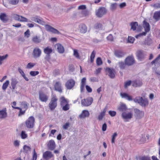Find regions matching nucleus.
<instances>
[{"label": "nucleus", "mask_w": 160, "mask_h": 160, "mask_svg": "<svg viewBox=\"0 0 160 160\" xmlns=\"http://www.w3.org/2000/svg\"><path fill=\"white\" fill-rule=\"evenodd\" d=\"M107 12V10L105 8L101 7L96 10L95 14L97 17L100 18L105 15Z\"/></svg>", "instance_id": "1"}, {"label": "nucleus", "mask_w": 160, "mask_h": 160, "mask_svg": "<svg viewBox=\"0 0 160 160\" xmlns=\"http://www.w3.org/2000/svg\"><path fill=\"white\" fill-rule=\"evenodd\" d=\"M58 99L56 96L54 95L52 96L51 101L49 104V106L51 110H53L57 106Z\"/></svg>", "instance_id": "2"}, {"label": "nucleus", "mask_w": 160, "mask_h": 160, "mask_svg": "<svg viewBox=\"0 0 160 160\" xmlns=\"http://www.w3.org/2000/svg\"><path fill=\"white\" fill-rule=\"evenodd\" d=\"M93 99L92 97H89L87 99H84L82 100L81 102L82 106H88L92 103Z\"/></svg>", "instance_id": "3"}, {"label": "nucleus", "mask_w": 160, "mask_h": 160, "mask_svg": "<svg viewBox=\"0 0 160 160\" xmlns=\"http://www.w3.org/2000/svg\"><path fill=\"white\" fill-rule=\"evenodd\" d=\"M35 119L32 116H31L26 122L27 127L29 128H32L34 126Z\"/></svg>", "instance_id": "4"}, {"label": "nucleus", "mask_w": 160, "mask_h": 160, "mask_svg": "<svg viewBox=\"0 0 160 160\" xmlns=\"http://www.w3.org/2000/svg\"><path fill=\"white\" fill-rule=\"evenodd\" d=\"M42 53L41 50L38 47L35 48L32 52V55L34 58H39L41 55Z\"/></svg>", "instance_id": "5"}, {"label": "nucleus", "mask_w": 160, "mask_h": 160, "mask_svg": "<svg viewBox=\"0 0 160 160\" xmlns=\"http://www.w3.org/2000/svg\"><path fill=\"white\" fill-rule=\"evenodd\" d=\"M39 98L41 102H46L48 99V97L43 92L40 91L39 92Z\"/></svg>", "instance_id": "6"}, {"label": "nucleus", "mask_w": 160, "mask_h": 160, "mask_svg": "<svg viewBox=\"0 0 160 160\" xmlns=\"http://www.w3.org/2000/svg\"><path fill=\"white\" fill-rule=\"evenodd\" d=\"M124 62L127 66H130L134 63L135 60L133 56H128L125 59Z\"/></svg>", "instance_id": "7"}, {"label": "nucleus", "mask_w": 160, "mask_h": 160, "mask_svg": "<svg viewBox=\"0 0 160 160\" xmlns=\"http://www.w3.org/2000/svg\"><path fill=\"white\" fill-rule=\"evenodd\" d=\"M143 27L144 28L145 32L141 33V36H145L146 33L148 32L150 30L149 24L145 21L143 22Z\"/></svg>", "instance_id": "8"}, {"label": "nucleus", "mask_w": 160, "mask_h": 160, "mask_svg": "<svg viewBox=\"0 0 160 160\" xmlns=\"http://www.w3.org/2000/svg\"><path fill=\"white\" fill-rule=\"evenodd\" d=\"M45 28L46 30L54 33H59V32L56 29L48 25H45Z\"/></svg>", "instance_id": "9"}, {"label": "nucleus", "mask_w": 160, "mask_h": 160, "mask_svg": "<svg viewBox=\"0 0 160 160\" xmlns=\"http://www.w3.org/2000/svg\"><path fill=\"white\" fill-rule=\"evenodd\" d=\"M122 118L125 120L131 119L132 116V113L129 112L126 113V112H123L121 115Z\"/></svg>", "instance_id": "10"}, {"label": "nucleus", "mask_w": 160, "mask_h": 160, "mask_svg": "<svg viewBox=\"0 0 160 160\" xmlns=\"http://www.w3.org/2000/svg\"><path fill=\"white\" fill-rule=\"evenodd\" d=\"M128 109L125 104L121 103L119 106L118 108V110L120 112H125Z\"/></svg>", "instance_id": "11"}, {"label": "nucleus", "mask_w": 160, "mask_h": 160, "mask_svg": "<svg viewBox=\"0 0 160 160\" xmlns=\"http://www.w3.org/2000/svg\"><path fill=\"white\" fill-rule=\"evenodd\" d=\"M75 83V81L72 79H71L67 82L66 84V86L68 89H71L74 86Z\"/></svg>", "instance_id": "12"}, {"label": "nucleus", "mask_w": 160, "mask_h": 160, "mask_svg": "<svg viewBox=\"0 0 160 160\" xmlns=\"http://www.w3.org/2000/svg\"><path fill=\"white\" fill-rule=\"evenodd\" d=\"M106 71L109 73L108 75L110 78H114L115 75L114 69L108 68H106Z\"/></svg>", "instance_id": "13"}, {"label": "nucleus", "mask_w": 160, "mask_h": 160, "mask_svg": "<svg viewBox=\"0 0 160 160\" xmlns=\"http://www.w3.org/2000/svg\"><path fill=\"white\" fill-rule=\"evenodd\" d=\"M7 117V113L6 108L0 110V118L4 119Z\"/></svg>", "instance_id": "14"}, {"label": "nucleus", "mask_w": 160, "mask_h": 160, "mask_svg": "<svg viewBox=\"0 0 160 160\" xmlns=\"http://www.w3.org/2000/svg\"><path fill=\"white\" fill-rule=\"evenodd\" d=\"M120 95L122 98H125L128 101H130L132 100V97L127 93L121 92L120 93Z\"/></svg>", "instance_id": "15"}, {"label": "nucleus", "mask_w": 160, "mask_h": 160, "mask_svg": "<svg viewBox=\"0 0 160 160\" xmlns=\"http://www.w3.org/2000/svg\"><path fill=\"white\" fill-rule=\"evenodd\" d=\"M108 108V107L106 106L103 109V111L101 112L98 117V119L99 120H101L103 118L105 115V113L106 112Z\"/></svg>", "instance_id": "16"}, {"label": "nucleus", "mask_w": 160, "mask_h": 160, "mask_svg": "<svg viewBox=\"0 0 160 160\" xmlns=\"http://www.w3.org/2000/svg\"><path fill=\"white\" fill-rule=\"evenodd\" d=\"M48 146L49 149L51 150H54L56 147L55 142L52 140L49 141Z\"/></svg>", "instance_id": "17"}, {"label": "nucleus", "mask_w": 160, "mask_h": 160, "mask_svg": "<svg viewBox=\"0 0 160 160\" xmlns=\"http://www.w3.org/2000/svg\"><path fill=\"white\" fill-rule=\"evenodd\" d=\"M89 113L88 110H83L81 114L79 115V117L81 118H84L86 117H88L89 116Z\"/></svg>", "instance_id": "18"}, {"label": "nucleus", "mask_w": 160, "mask_h": 160, "mask_svg": "<svg viewBox=\"0 0 160 160\" xmlns=\"http://www.w3.org/2000/svg\"><path fill=\"white\" fill-rule=\"evenodd\" d=\"M55 47L57 48L58 52L60 53H62L64 52L63 47L60 44L58 43L55 45Z\"/></svg>", "instance_id": "19"}, {"label": "nucleus", "mask_w": 160, "mask_h": 160, "mask_svg": "<svg viewBox=\"0 0 160 160\" xmlns=\"http://www.w3.org/2000/svg\"><path fill=\"white\" fill-rule=\"evenodd\" d=\"M148 104V101L147 98H143L141 97V105L143 107H145Z\"/></svg>", "instance_id": "20"}, {"label": "nucleus", "mask_w": 160, "mask_h": 160, "mask_svg": "<svg viewBox=\"0 0 160 160\" xmlns=\"http://www.w3.org/2000/svg\"><path fill=\"white\" fill-rule=\"evenodd\" d=\"M54 88L55 90L57 91L60 92H62L61 87V84L58 82H57L54 85Z\"/></svg>", "instance_id": "21"}, {"label": "nucleus", "mask_w": 160, "mask_h": 160, "mask_svg": "<svg viewBox=\"0 0 160 160\" xmlns=\"http://www.w3.org/2000/svg\"><path fill=\"white\" fill-rule=\"evenodd\" d=\"M80 32L82 33H85L87 31L86 26L84 24H82L79 26Z\"/></svg>", "instance_id": "22"}, {"label": "nucleus", "mask_w": 160, "mask_h": 160, "mask_svg": "<svg viewBox=\"0 0 160 160\" xmlns=\"http://www.w3.org/2000/svg\"><path fill=\"white\" fill-rule=\"evenodd\" d=\"M32 41L33 42L37 44L40 43L41 41L40 37L37 36H34L32 38Z\"/></svg>", "instance_id": "23"}, {"label": "nucleus", "mask_w": 160, "mask_h": 160, "mask_svg": "<svg viewBox=\"0 0 160 160\" xmlns=\"http://www.w3.org/2000/svg\"><path fill=\"white\" fill-rule=\"evenodd\" d=\"M52 157V155L51 152L50 151H46L43 154V158L46 159L50 158Z\"/></svg>", "instance_id": "24"}, {"label": "nucleus", "mask_w": 160, "mask_h": 160, "mask_svg": "<svg viewBox=\"0 0 160 160\" xmlns=\"http://www.w3.org/2000/svg\"><path fill=\"white\" fill-rule=\"evenodd\" d=\"M138 25V23L137 22H132L130 24L131 27V29L133 31L136 30V28Z\"/></svg>", "instance_id": "25"}, {"label": "nucleus", "mask_w": 160, "mask_h": 160, "mask_svg": "<svg viewBox=\"0 0 160 160\" xmlns=\"http://www.w3.org/2000/svg\"><path fill=\"white\" fill-rule=\"evenodd\" d=\"M114 54L117 57L120 58L122 57L124 55V53L121 51L117 50L115 51Z\"/></svg>", "instance_id": "26"}, {"label": "nucleus", "mask_w": 160, "mask_h": 160, "mask_svg": "<svg viewBox=\"0 0 160 160\" xmlns=\"http://www.w3.org/2000/svg\"><path fill=\"white\" fill-rule=\"evenodd\" d=\"M18 83V81L16 78H12L11 79V85L13 90L15 89L16 85Z\"/></svg>", "instance_id": "27"}, {"label": "nucleus", "mask_w": 160, "mask_h": 160, "mask_svg": "<svg viewBox=\"0 0 160 160\" xmlns=\"http://www.w3.org/2000/svg\"><path fill=\"white\" fill-rule=\"evenodd\" d=\"M153 18L156 21L160 19V11L156 12L154 14Z\"/></svg>", "instance_id": "28"}, {"label": "nucleus", "mask_w": 160, "mask_h": 160, "mask_svg": "<svg viewBox=\"0 0 160 160\" xmlns=\"http://www.w3.org/2000/svg\"><path fill=\"white\" fill-rule=\"evenodd\" d=\"M160 59V55H159L157 58H156L154 60L152 61L151 62V64L153 65V64H158L159 65L160 64V61L159 59Z\"/></svg>", "instance_id": "29"}, {"label": "nucleus", "mask_w": 160, "mask_h": 160, "mask_svg": "<svg viewBox=\"0 0 160 160\" xmlns=\"http://www.w3.org/2000/svg\"><path fill=\"white\" fill-rule=\"evenodd\" d=\"M61 106H62L68 103L67 100L64 97H62L60 99Z\"/></svg>", "instance_id": "30"}, {"label": "nucleus", "mask_w": 160, "mask_h": 160, "mask_svg": "<svg viewBox=\"0 0 160 160\" xmlns=\"http://www.w3.org/2000/svg\"><path fill=\"white\" fill-rule=\"evenodd\" d=\"M0 19L3 22H6L7 21L6 15L4 13H2L0 15Z\"/></svg>", "instance_id": "31"}, {"label": "nucleus", "mask_w": 160, "mask_h": 160, "mask_svg": "<svg viewBox=\"0 0 160 160\" xmlns=\"http://www.w3.org/2000/svg\"><path fill=\"white\" fill-rule=\"evenodd\" d=\"M23 152L26 153H28L29 151H30L31 150V148L26 145L24 146L23 147Z\"/></svg>", "instance_id": "32"}, {"label": "nucleus", "mask_w": 160, "mask_h": 160, "mask_svg": "<svg viewBox=\"0 0 160 160\" xmlns=\"http://www.w3.org/2000/svg\"><path fill=\"white\" fill-rule=\"evenodd\" d=\"M132 85L134 87H137L139 86L140 84V81L139 80H136L133 81L132 82Z\"/></svg>", "instance_id": "33"}, {"label": "nucleus", "mask_w": 160, "mask_h": 160, "mask_svg": "<svg viewBox=\"0 0 160 160\" xmlns=\"http://www.w3.org/2000/svg\"><path fill=\"white\" fill-rule=\"evenodd\" d=\"M52 51L51 48L47 47L44 49V52L46 54H50Z\"/></svg>", "instance_id": "34"}, {"label": "nucleus", "mask_w": 160, "mask_h": 160, "mask_svg": "<svg viewBox=\"0 0 160 160\" xmlns=\"http://www.w3.org/2000/svg\"><path fill=\"white\" fill-rule=\"evenodd\" d=\"M9 84V81L8 80H7L3 84V85L2 86V89L4 90H5L7 88Z\"/></svg>", "instance_id": "35"}, {"label": "nucleus", "mask_w": 160, "mask_h": 160, "mask_svg": "<svg viewBox=\"0 0 160 160\" xmlns=\"http://www.w3.org/2000/svg\"><path fill=\"white\" fill-rule=\"evenodd\" d=\"M96 54V52L95 51H93L90 56V62L91 63H92L94 61V59L95 56Z\"/></svg>", "instance_id": "36"}, {"label": "nucleus", "mask_w": 160, "mask_h": 160, "mask_svg": "<svg viewBox=\"0 0 160 160\" xmlns=\"http://www.w3.org/2000/svg\"><path fill=\"white\" fill-rule=\"evenodd\" d=\"M119 66L121 69H124L125 68L126 65L125 62L124 63L122 62H120L118 63Z\"/></svg>", "instance_id": "37"}, {"label": "nucleus", "mask_w": 160, "mask_h": 160, "mask_svg": "<svg viewBox=\"0 0 160 160\" xmlns=\"http://www.w3.org/2000/svg\"><path fill=\"white\" fill-rule=\"evenodd\" d=\"M22 108L24 109L25 110L28 108V103L26 102H22L21 104Z\"/></svg>", "instance_id": "38"}, {"label": "nucleus", "mask_w": 160, "mask_h": 160, "mask_svg": "<svg viewBox=\"0 0 160 160\" xmlns=\"http://www.w3.org/2000/svg\"><path fill=\"white\" fill-rule=\"evenodd\" d=\"M145 43L148 45H150L152 43V40L149 37H148L145 40Z\"/></svg>", "instance_id": "39"}, {"label": "nucleus", "mask_w": 160, "mask_h": 160, "mask_svg": "<svg viewBox=\"0 0 160 160\" xmlns=\"http://www.w3.org/2000/svg\"><path fill=\"white\" fill-rule=\"evenodd\" d=\"M61 107L62 108V110L64 111L68 110L70 108V106L68 103L65 105H64Z\"/></svg>", "instance_id": "40"}, {"label": "nucleus", "mask_w": 160, "mask_h": 160, "mask_svg": "<svg viewBox=\"0 0 160 160\" xmlns=\"http://www.w3.org/2000/svg\"><path fill=\"white\" fill-rule=\"evenodd\" d=\"M96 63L98 66H100L102 64V62L101 58L100 57H98L97 58L96 60Z\"/></svg>", "instance_id": "41"}, {"label": "nucleus", "mask_w": 160, "mask_h": 160, "mask_svg": "<svg viewBox=\"0 0 160 160\" xmlns=\"http://www.w3.org/2000/svg\"><path fill=\"white\" fill-rule=\"evenodd\" d=\"M73 55L77 58H79V55L77 50L73 49Z\"/></svg>", "instance_id": "42"}, {"label": "nucleus", "mask_w": 160, "mask_h": 160, "mask_svg": "<svg viewBox=\"0 0 160 160\" xmlns=\"http://www.w3.org/2000/svg\"><path fill=\"white\" fill-rule=\"evenodd\" d=\"M21 16L16 14H14L13 15V18L14 20L19 21Z\"/></svg>", "instance_id": "43"}, {"label": "nucleus", "mask_w": 160, "mask_h": 160, "mask_svg": "<svg viewBox=\"0 0 160 160\" xmlns=\"http://www.w3.org/2000/svg\"><path fill=\"white\" fill-rule=\"evenodd\" d=\"M19 21L21 22H31V21H28L26 18L21 16Z\"/></svg>", "instance_id": "44"}, {"label": "nucleus", "mask_w": 160, "mask_h": 160, "mask_svg": "<svg viewBox=\"0 0 160 160\" xmlns=\"http://www.w3.org/2000/svg\"><path fill=\"white\" fill-rule=\"evenodd\" d=\"M135 39L134 38L131 36H129L128 37L127 42L128 43H133Z\"/></svg>", "instance_id": "45"}, {"label": "nucleus", "mask_w": 160, "mask_h": 160, "mask_svg": "<svg viewBox=\"0 0 160 160\" xmlns=\"http://www.w3.org/2000/svg\"><path fill=\"white\" fill-rule=\"evenodd\" d=\"M8 57V55L6 54L5 56H0V65L2 64V61L4 59H6Z\"/></svg>", "instance_id": "46"}, {"label": "nucleus", "mask_w": 160, "mask_h": 160, "mask_svg": "<svg viewBox=\"0 0 160 160\" xmlns=\"http://www.w3.org/2000/svg\"><path fill=\"white\" fill-rule=\"evenodd\" d=\"M102 25L101 23H97L94 25V28L96 29H101L102 28Z\"/></svg>", "instance_id": "47"}, {"label": "nucleus", "mask_w": 160, "mask_h": 160, "mask_svg": "<svg viewBox=\"0 0 160 160\" xmlns=\"http://www.w3.org/2000/svg\"><path fill=\"white\" fill-rule=\"evenodd\" d=\"M117 136V134L116 132L114 133L113 134L112 136V139L111 142L112 143L115 142V140L116 137Z\"/></svg>", "instance_id": "48"}, {"label": "nucleus", "mask_w": 160, "mask_h": 160, "mask_svg": "<svg viewBox=\"0 0 160 160\" xmlns=\"http://www.w3.org/2000/svg\"><path fill=\"white\" fill-rule=\"evenodd\" d=\"M37 158V154L35 151V149H34L33 150L32 160H36Z\"/></svg>", "instance_id": "49"}, {"label": "nucleus", "mask_w": 160, "mask_h": 160, "mask_svg": "<svg viewBox=\"0 0 160 160\" xmlns=\"http://www.w3.org/2000/svg\"><path fill=\"white\" fill-rule=\"evenodd\" d=\"M35 65V64L32 62L29 63L27 66L26 68H31L33 67Z\"/></svg>", "instance_id": "50"}, {"label": "nucleus", "mask_w": 160, "mask_h": 160, "mask_svg": "<svg viewBox=\"0 0 160 160\" xmlns=\"http://www.w3.org/2000/svg\"><path fill=\"white\" fill-rule=\"evenodd\" d=\"M117 7V4L116 3L112 4L110 8L111 10H114Z\"/></svg>", "instance_id": "51"}, {"label": "nucleus", "mask_w": 160, "mask_h": 160, "mask_svg": "<svg viewBox=\"0 0 160 160\" xmlns=\"http://www.w3.org/2000/svg\"><path fill=\"white\" fill-rule=\"evenodd\" d=\"M39 74V72L38 71H31L30 72V75L32 76H34Z\"/></svg>", "instance_id": "52"}, {"label": "nucleus", "mask_w": 160, "mask_h": 160, "mask_svg": "<svg viewBox=\"0 0 160 160\" xmlns=\"http://www.w3.org/2000/svg\"><path fill=\"white\" fill-rule=\"evenodd\" d=\"M132 82L130 80L128 81L125 82L124 87L125 88H127V87L130 86Z\"/></svg>", "instance_id": "53"}, {"label": "nucleus", "mask_w": 160, "mask_h": 160, "mask_svg": "<svg viewBox=\"0 0 160 160\" xmlns=\"http://www.w3.org/2000/svg\"><path fill=\"white\" fill-rule=\"evenodd\" d=\"M19 1V0H10V3L12 5L17 4Z\"/></svg>", "instance_id": "54"}, {"label": "nucleus", "mask_w": 160, "mask_h": 160, "mask_svg": "<svg viewBox=\"0 0 160 160\" xmlns=\"http://www.w3.org/2000/svg\"><path fill=\"white\" fill-rule=\"evenodd\" d=\"M109 114L112 117H114L116 115V112L114 111H110L108 112Z\"/></svg>", "instance_id": "55"}, {"label": "nucleus", "mask_w": 160, "mask_h": 160, "mask_svg": "<svg viewBox=\"0 0 160 160\" xmlns=\"http://www.w3.org/2000/svg\"><path fill=\"white\" fill-rule=\"evenodd\" d=\"M37 22L42 25H44L45 24L44 22L39 18H38Z\"/></svg>", "instance_id": "56"}, {"label": "nucleus", "mask_w": 160, "mask_h": 160, "mask_svg": "<svg viewBox=\"0 0 160 160\" xmlns=\"http://www.w3.org/2000/svg\"><path fill=\"white\" fill-rule=\"evenodd\" d=\"M25 36L27 38H28L30 36V31L29 29H28L27 31L24 33Z\"/></svg>", "instance_id": "57"}, {"label": "nucleus", "mask_w": 160, "mask_h": 160, "mask_svg": "<svg viewBox=\"0 0 160 160\" xmlns=\"http://www.w3.org/2000/svg\"><path fill=\"white\" fill-rule=\"evenodd\" d=\"M153 7L156 9L160 8V3H157L153 5Z\"/></svg>", "instance_id": "58"}, {"label": "nucleus", "mask_w": 160, "mask_h": 160, "mask_svg": "<svg viewBox=\"0 0 160 160\" xmlns=\"http://www.w3.org/2000/svg\"><path fill=\"white\" fill-rule=\"evenodd\" d=\"M21 136L22 139H25L27 137V135L25 133V132L23 131L22 132Z\"/></svg>", "instance_id": "59"}, {"label": "nucleus", "mask_w": 160, "mask_h": 160, "mask_svg": "<svg viewBox=\"0 0 160 160\" xmlns=\"http://www.w3.org/2000/svg\"><path fill=\"white\" fill-rule=\"evenodd\" d=\"M146 138L145 136H142V138L141 139V142L142 143H144L146 142Z\"/></svg>", "instance_id": "60"}, {"label": "nucleus", "mask_w": 160, "mask_h": 160, "mask_svg": "<svg viewBox=\"0 0 160 160\" xmlns=\"http://www.w3.org/2000/svg\"><path fill=\"white\" fill-rule=\"evenodd\" d=\"M134 101L136 103H140V97H137L134 99Z\"/></svg>", "instance_id": "61"}, {"label": "nucleus", "mask_w": 160, "mask_h": 160, "mask_svg": "<svg viewBox=\"0 0 160 160\" xmlns=\"http://www.w3.org/2000/svg\"><path fill=\"white\" fill-rule=\"evenodd\" d=\"M70 124L69 122L66 123L63 126V128L65 129H67L69 127Z\"/></svg>", "instance_id": "62"}, {"label": "nucleus", "mask_w": 160, "mask_h": 160, "mask_svg": "<svg viewBox=\"0 0 160 160\" xmlns=\"http://www.w3.org/2000/svg\"><path fill=\"white\" fill-rule=\"evenodd\" d=\"M86 8V6L85 5H81L78 7V10H84Z\"/></svg>", "instance_id": "63"}, {"label": "nucleus", "mask_w": 160, "mask_h": 160, "mask_svg": "<svg viewBox=\"0 0 160 160\" xmlns=\"http://www.w3.org/2000/svg\"><path fill=\"white\" fill-rule=\"evenodd\" d=\"M141 160H151L149 157L148 156H144L141 158Z\"/></svg>", "instance_id": "64"}]
</instances>
